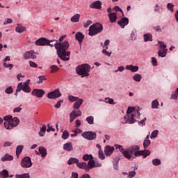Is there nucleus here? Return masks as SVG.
Segmentation results:
<instances>
[{
    "instance_id": "ea45409f",
    "label": "nucleus",
    "mask_w": 178,
    "mask_h": 178,
    "mask_svg": "<svg viewBox=\"0 0 178 178\" xmlns=\"http://www.w3.org/2000/svg\"><path fill=\"white\" fill-rule=\"evenodd\" d=\"M15 177L17 178H30V174L25 173V174H22V175H17Z\"/></svg>"
},
{
    "instance_id": "4d7b16f0",
    "label": "nucleus",
    "mask_w": 178,
    "mask_h": 178,
    "mask_svg": "<svg viewBox=\"0 0 178 178\" xmlns=\"http://www.w3.org/2000/svg\"><path fill=\"white\" fill-rule=\"evenodd\" d=\"M13 20L10 18H7L5 22H3L4 26H6V24H10V23H13Z\"/></svg>"
},
{
    "instance_id": "4be33fe9",
    "label": "nucleus",
    "mask_w": 178,
    "mask_h": 178,
    "mask_svg": "<svg viewBox=\"0 0 178 178\" xmlns=\"http://www.w3.org/2000/svg\"><path fill=\"white\" fill-rule=\"evenodd\" d=\"M83 102H84L83 99H78L76 102L73 104L74 109H80V106L83 105Z\"/></svg>"
},
{
    "instance_id": "9b49d317",
    "label": "nucleus",
    "mask_w": 178,
    "mask_h": 178,
    "mask_svg": "<svg viewBox=\"0 0 178 178\" xmlns=\"http://www.w3.org/2000/svg\"><path fill=\"white\" fill-rule=\"evenodd\" d=\"M48 42H49V40L45 38H40L35 42V45L39 47H45Z\"/></svg>"
},
{
    "instance_id": "ddd939ff",
    "label": "nucleus",
    "mask_w": 178,
    "mask_h": 178,
    "mask_svg": "<svg viewBox=\"0 0 178 178\" xmlns=\"http://www.w3.org/2000/svg\"><path fill=\"white\" fill-rule=\"evenodd\" d=\"M36 58H37V54L33 50L26 51L24 54V59H35Z\"/></svg>"
},
{
    "instance_id": "423d86ee",
    "label": "nucleus",
    "mask_w": 178,
    "mask_h": 178,
    "mask_svg": "<svg viewBox=\"0 0 178 178\" xmlns=\"http://www.w3.org/2000/svg\"><path fill=\"white\" fill-rule=\"evenodd\" d=\"M20 123V120L17 117L12 118L10 122H4V127L7 130H12L14 127H16Z\"/></svg>"
},
{
    "instance_id": "bf43d9fd",
    "label": "nucleus",
    "mask_w": 178,
    "mask_h": 178,
    "mask_svg": "<svg viewBox=\"0 0 178 178\" xmlns=\"http://www.w3.org/2000/svg\"><path fill=\"white\" fill-rule=\"evenodd\" d=\"M48 129H47V133H49L50 131H55V129L51 126V124H48L47 125Z\"/></svg>"
},
{
    "instance_id": "0e129e2a",
    "label": "nucleus",
    "mask_w": 178,
    "mask_h": 178,
    "mask_svg": "<svg viewBox=\"0 0 178 178\" xmlns=\"http://www.w3.org/2000/svg\"><path fill=\"white\" fill-rule=\"evenodd\" d=\"M145 120H147V118H145L143 120L138 122V124L140 126H145Z\"/></svg>"
},
{
    "instance_id": "e433bc0d",
    "label": "nucleus",
    "mask_w": 178,
    "mask_h": 178,
    "mask_svg": "<svg viewBox=\"0 0 178 178\" xmlns=\"http://www.w3.org/2000/svg\"><path fill=\"white\" fill-rule=\"evenodd\" d=\"M22 151H23V145L17 146V149H16L17 156H19V155H20V154H22Z\"/></svg>"
},
{
    "instance_id": "338daca9",
    "label": "nucleus",
    "mask_w": 178,
    "mask_h": 178,
    "mask_svg": "<svg viewBox=\"0 0 178 178\" xmlns=\"http://www.w3.org/2000/svg\"><path fill=\"white\" fill-rule=\"evenodd\" d=\"M20 106H22V105H20L19 106L14 108V110H13L14 113H19V112H20V111H22V108Z\"/></svg>"
},
{
    "instance_id": "f8f14e48",
    "label": "nucleus",
    "mask_w": 178,
    "mask_h": 178,
    "mask_svg": "<svg viewBox=\"0 0 178 178\" xmlns=\"http://www.w3.org/2000/svg\"><path fill=\"white\" fill-rule=\"evenodd\" d=\"M31 94L34 95V97H37V98H42L45 94V91L42 89H34Z\"/></svg>"
},
{
    "instance_id": "6e6d98bb",
    "label": "nucleus",
    "mask_w": 178,
    "mask_h": 178,
    "mask_svg": "<svg viewBox=\"0 0 178 178\" xmlns=\"http://www.w3.org/2000/svg\"><path fill=\"white\" fill-rule=\"evenodd\" d=\"M159 44L160 45L161 49H166V45L165 44V42L159 41Z\"/></svg>"
},
{
    "instance_id": "20e7f679",
    "label": "nucleus",
    "mask_w": 178,
    "mask_h": 178,
    "mask_svg": "<svg viewBox=\"0 0 178 178\" xmlns=\"http://www.w3.org/2000/svg\"><path fill=\"white\" fill-rule=\"evenodd\" d=\"M76 73L81 77H88L90 76V71L91 70V66L88 64H82L76 67Z\"/></svg>"
},
{
    "instance_id": "473e14b6",
    "label": "nucleus",
    "mask_w": 178,
    "mask_h": 178,
    "mask_svg": "<svg viewBox=\"0 0 178 178\" xmlns=\"http://www.w3.org/2000/svg\"><path fill=\"white\" fill-rule=\"evenodd\" d=\"M17 33H24V31H26V28L24 26H22L21 25L17 24V26L15 29Z\"/></svg>"
},
{
    "instance_id": "7ed1b4c3",
    "label": "nucleus",
    "mask_w": 178,
    "mask_h": 178,
    "mask_svg": "<svg viewBox=\"0 0 178 178\" xmlns=\"http://www.w3.org/2000/svg\"><path fill=\"white\" fill-rule=\"evenodd\" d=\"M134 112V107H128L127 111V115L124 116V120H126V123H129V124H133V123H136V120L134 118H140V111H136V114H130Z\"/></svg>"
},
{
    "instance_id": "6ab92c4d",
    "label": "nucleus",
    "mask_w": 178,
    "mask_h": 178,
    "mask_svg": "<svg viewBox=\"0 0 178 178\" xmlns=\"http://www.w3.org/2000/svg\"><path fill=\"white\" fill-rule=\"evenodd\" d=\"M76 166H78V168H79L80 169H84L86 172H88V170H90V167L87 165V163L86 162L80 163L78 161Z\"/></svg>"
},
{
    "instance_id": "c85d7f7f",
    "label": "nucleus",
    "mask_w": 178,
    "mask_h": 178,
    "mask_svg": "<svg viewBox=\"0 0 178 178\" xmlns=\"http://www.w3.org/2000/svg\"><path fill=\"white\" fill-rule=\"evenodd\" d=\"M47 45L51 47V48L53 47H55V48L56 49V46L58 45V42L56 40H49V42L47 44Z\"/></svg>"
},
{
    "instance_id": "680f3d73",
    "label": "nucleus",
    "mask_w": 178,
    "mask_h": 178,
    "mask_svg": "<svg viewBox=\"0 0 178 178\" xmlns=\"http://www.w3.org/2000/svg\"><path fill=\"white\" fill-rule=\"evenodd\" d=\"M102 54H104V55H106V56H111V55L112 54V53L106 51V49H104L102 50Z\"/></svg>"
},
{
    "instance_id": "7c9ffc66",
    "label": "nucleus",
    "mask_w": 178,
    "mask_h": 178,
    "mask_svg": "<svg viewBox=\"0 0 178 178\" xmlns=\"http://www.w3.org/2000/svg\"><path fill=\"white\" fill-rule=\"evenodd\" d=\"M0 177L1 178H8L9 177V172L6 170H3L0 172Z\"/></svg>"
},
{
    "instance_id": "72a5a7b5",
    "label": "nucleus",
    "mask_w": 178,
    "mask_h": 178,
    "mask_svg": "<svg viewBox=\"0 0 178 178\" xmlns=\"http://www.w3.org/2000/svg\"><path fill=\"white\" fill-rule=\"evenodd\" d=\"M79 163V159H77L76 158H70L68 160V165H73V163H76L77 165V163Z\"/></svg>"
},
{
    "instance_id": "de8ad7c7",
    "label": "nucleus",
    "mask_w": 178,
    "mask_h": 178,
    "mask_svg": "<svg viewBox=\"0 0 178 178\" xmlns=\"http://www.w3.org/2000/svg\"><path fill=\"white\" fill-rule=\"evenodd\" d=\"M38 79H39V81H38V84H41L42 83V81H45V80H47V78L44 75L43 76H39Z\"/></svg>"
},
{
    "instance_id": "39448f33",
    "label": "nucleus",
    "mask_w": 178,
    "mask_h": 178,
    "mask_svg": "<svg viewBox=\"0 0 178 178\" xmlns=\"http://www.w3.org/2000/svg\"><path fill=\"white\" fill-rule=\"evenodd\" d=\"M102 30H104L102 24L96 23L89 27L88 34L90 35V37H94V35H97V34L102 33Z\"/></svg>"
},
{
    "instance_id": "79ce46f5",
    "label": "nucleus",
    "mask_w": 178,
    "mask_h": 178,
    "mask_svg": "<svg viewBox=\"0 0 178 178\" xmlns=\"http://www.w3.org/2000/svg\"><path fill=\"white\" fill-rule=\"evenodd\" d=\"M151 144L150 140H145L143 142V147L145 149L148 148L149 147V145Z\"/></svg>"
},
{
    "instance_id": "f257e3e1",
    "label": "nucleus",
    "mask_w": 178,
    "mask_h": 178,
    "mask_svg": "<svg viewBox=\"0 0 178 178\" xmlns=\"http://www.w3.org/2000/svg\"><path fill=\"white\" fill-rule=\"evenodd\" d=\"M115 147L117 149H119L120 152H122L127 159H131V158L141 156H143V158H147V156L151 155V152L149 150H140V146L138 145L131 146L125 150L122 145H115Z\"/></svg>"
},
{
    "instance_id": "37998d69",
    "label": "nucleus",
    "mask_w": 178,
    "mask_h": 178,
    "mask_svg": "<svg viewBox=\"0 0 178 178\" xmlns=\"http://www.w3.org/2000/svg\"><path fill=\"white\" fill-rule=\"evenodd\" d=\"M83 161H90L91 159H92V155L91 154H85L83 156Z\"/></svg>"
},
{
    "instance_id": "c9c22d12",
    "label": "nucleus",
    "mask_w": 178,
    "mask_h": 178,
    "mask_svg": "<svg viewBox=\"0 0 178 178\" xmlns=\"http://www.w3.org/2000/svg\"><path fill=\"white\" fill-rule=\"evenodd\" d=\"M159 106V102L158 100H154L152 102V109H158V107Z\"/></svg>"
},
{
    "instance_id": "1a4fd4ad",
    "label": "nucleus",
    "mask_w": 178,
    "mask_h": 178,
    "mask_svg": "<svg viewBox=\"0 0 178 178\" xmlns=\"http://www.w3.org/2000/svg\"><path fill=\"white\" fill-rule=\"evenodd\" d=\"M21 166L22 168H31L33 166V163L31 162V159L29 156L24 157L21 161Z\"/></svg>"
},
{
    "instance_id": "4468645a",
    "label": "nucleus",
    "mask_w": 178,
    "mask_h": 178,
    "mask_svg": "<svg viewBox=\"0 0 178 178\" xmlns=\"http://www.w3.org/2000/svg\"><path fill=\"white\" fill-rule=\"evenodd\" d=\"M118 24L121 27V29H124L127 24H129V18L123 17L120 19Z\"/></svg>"
},
{
    "instance_id": "b1692460",
    "label": "nucleus",
    "mask_w": 178,
    "mask_h": 178,
    "mask_svg": "<svg viewBox=\"0 0 178 178\" xmlns=\"http://www.w3.org/2000/svg\"><path fill=\"white\" fill-rule=\"evenodd\" d=\"M1 161L2 162H6V161H13V156L6 154L1 159Z\"/></svg>"
},
{
    "instance_id": "58836bf2",
    "label": "nucleus",
    "mask_w": 178,
    "mask_h": 178,
    "mask_svg": "<svg viewBox=\"0 0 178 178\" xmlns=\"http://www.w3.org/2000/svg\"><path fill=\"white\" fill-rule=\"evenodd\" d=\"M86 122L88 123V124H94V117L93 116L87 117Z\"/></svg>"
},
{
    "instance_id": "13d9d810",
    "label": "nucleus",
    "mask_w": 178,
    "mask_h": 178,
    "mask_svg": "<svg viewBox=\"0 0 178 178\" xmlns=\"http://www.w3.org/2000/svg\"><path fill=\"white\" fill-rule=\"evenodd\" d=\"M5 122H10L12 120V115H6L3 117Z\"/></svg>"
},
{
    "instance_id": "774afa93",
    "label": "nucleus",
    "mask_w": 178,
    "mask_h": 178,
    "mask_svg": "<svg viewBox=\"0 0 178 178\" xmlns=\"http://www.w3.org/2000/svg\"><path fill=\"white\" fill-rule=\"evenodd\" d=\"M71 178H79V173L76 172H72Z\"/></svg>"
},
{
    "instance_id": "f03ea898",
    "label": "nucleus",
    "mask_w": 178,
    "mask_h": 178,
    "mask_svg": "<svg viewBox=\"0 0 178 178\" xmlns=\"http://www.w3.org/2000/svg\"><path fill=\"white\" fill-rule=\"evenodd\" d=\"M69 47H70V44L68 41L58 42V44L56 46L58 57L64 62L70 60V51H67V49H69Z\"/></svg>"
},
{
    "instance_id": "a211bd4d",
    "label": "nucleus",
    "mask_w": 178,
    "mask_h": 178,
    "mask_svg": "<svg viewBox=\"0 0 178 178\" xmlns=\"http://www.w3.org/2000/svg\"><path fill=\"white\" fill-rule=\"evenodd\" d=\"M8 60H10V56H6L4 58L3 66H4V67H6V68H8L9 70H12V69H13V65L6 63V62H8Z\"/></svg>"
},
{
    "instance_id": "f3484780",
    "label": "nucleus",
    "mask_w": 178,
    "mask_h": 178,
    "mask_svg": "<svg viewBox=\"0 0 178 178\" xmlns=\"http://www.w3.org/2000/svg\"><path fill=\"white\" fill-rule=\"evenodd\" d=\"M38 152H36V155H41L42 158H45L47 156V149L44 147H40Z\"/></svg>"
},
{
    "instance_id": "0eeeda50",
    "label": "nucleus",
    "mask_w": 178,
    "mask_h": 178,
    "mask_svg": "<svg viewBox=\"0 0 178 178\" xmlns=\"http://www.w3.org/2000/svg\"><path fill=\"white\" fill-rule=\"evenodd\" d=\"M24 91V92H31V88H30V86L27 85V83H19L17 85V92H20V91Z\"/></svg>"
},
{
    "instance_id": "864d4df0",
    "label": "nucleus",
    "mask_w": 178,
    "mask_h": 178,
    "mask_svg": "<svg viewBox=\"0 0 178 178\" xmlns=\"http://www.w3.org/2000/svg\"><path fill=\"white\" fill-rule=\"evenodd\" d=\"M158 136V130H154L150 138H156Z\"/></svg>"
},
{
    "instance_id": "6e6552de",
    "label": "nucleus",
    "mask_w": 178,
    "mask_h": 178,
    "mask_svg": "<svg viewBox=\"0 0 178 178\" xmlns=\"http://www.w3.org/2000/svg\"><path fill=\"white\" fill-rule=\"evenodd\" d=\"M62 97V93L59 89H56L54 91L50 92L47 95V98L49 99H56V98H59Z\"/></svg>"
},
{
    "instance_id": "dca6fc26",
    "label": "nucleus",
    "mask_w": 178,
    "mask_h": 178,
    "mask_svg": "<svg viewBox=\"0 0 178 178\" xmlns=\"http://www.w3.org/2000/svg\"><path fill=\"white\" fill-rule=\"evenodd\" d=\"M115 151V147L111 146H106L104 149V154L106 156H111L113 152Z\"/></svg>"
},
{
    "instance_id": "3c124183",
    "label": "nucleus",
    "mask_w": 178,
    "mask_h": 178,
    "mask_svg": "<svg viewBox=\"0 0 178 178\" xmlns=\"http://www.w3.org/2000/svg\"><path fill=\"white\" fill-rule=\"evenodd\" d=\"M173 8H175V5H173L172 3H168L167 4V9L170 10V12H173Z\"/></svg>"
},
{
    "instance_id": "603ef678",
    "label": "nucleus",
    "mask_w": 178,
    "mask_h": 178,
    "mask_svg": "<svg viewBox=\"0 0 178 178\" xmlns=\"http://www.w3.org/2000/svg\"><path fill=\"white\" fill-rule=\"evenodd\" d=\"M153 30H155L157 33H162V28H161V26L159 25L153 26Z\"/></svg>"
},
{
    "instance_id": "a878e982",
    "label": "nucleus",
    "mask_w": 178,
    "mask_h": 178,
    "mask_svg": "<svg viewBox=\"0 0 178 178\" xmlns=\"http://www.w3.org/2000/svg\"><path fill=\"white\" fill-rule=\"evenodd\" d=\"M80 20V14H76L74 16H72L70 19V22L72 23H79Z\"/></svg>"
},
{
    "instance_id": "412c9836",
    "label": "nucleus",
    "mask_w": 178,
    "mask_h": 178,
    "mask_svg": "<svg viewBox=\"0 0 178 178\" xmlns=\"http://www.w3.org/2000/svg\"><path fill=\"white\" fill-rule=\"evenodd\" d=\"M76 40L79 41L80 45H81V42L84 40V35L81 32H77L75 35Z\"/></svg>"
},
{
    "instance_id": "4c0bfd02",
    "label": "nucleus",
    "mask_w": 178,
    "mask_h": 178,
    "mask_svg": "<svg viewBox=\"0 0 178 178\" xmlns=\"http://www.w3.org/2000/svg\"><path fill=\"white\" fill-rule=\"evenodd\" d=\"M88 166L89 167V170L95 168V161L94 160H90L88 163Z\"/></svg>"
},
{
    "instance_id": "052dcab7",
    "label": "nucleus",
    "mask_w": 178,
    "mask_h": 178,
    "mask_svg": "<svg viewBox=\"0 0 178 178\" xmlns=\"http://www.w3.org/2000/svg\"><path fill=\"white\" fill-rule=\"evenodd\" d=\"M90 24H92V22L91 20H88L84 24H83V27H85V29H87V27H88V26H90Z\"/></svg>"
},
{
    "instance_id": "f704fd0d",
    "label": "nucleus",
    "mask_w": 178,
    "mask_h": 178,
    "mask_svg": "<svg viewBox=\"0 0 178 178\" xmlns=\"http://www.w3.org/2000/svg\"><path fill=\"white\" fill-rule=\"evenodd\" d=\"M133 79L135 81L140 82L141 81V79H143V76L140 74H136L134 76Z\"/></svg>"
},
{
    "instance_id": "5fc2aeb1",
    "label": "nucleus",
    "mask_w": 178,
    "mask_h": 178,
    "mask_svg": "<svg viewBox=\"0 0 178 178\" xmlns=\"http://www.w3.org/2000/svg\"><path fill=\"white\" fill-rule=\"evenodd\" d=\"M99 158L100 159H105V155H104V152H102V150L99 149Z\"/></svg>"
},
{
    "instance_id": "e2e57ef3",
    "label": "nucleus",
    "mask_w": 178,
    "mask_h": 178,
    "mask_svg": "<svg viewBox=\"0 0 178 178\" xmlns=\"http://www.w3.org/2000/svg\"><path fill=\"white\" fill-rule=\"evenodd\" d=\"M136 176V171H131L129 172L128 177L129 178H133Z\"/></svg>"
},
{
    "instance_id": "a18cd8bd",
    "label": "nucleus",
    "mask_w": 178,
    "mask_h": 178,
    "mask_svg": "<svg viewBox=\"0 0 178 178\" xmlns=\"http://www.w3.org/2000/svg\"><path fill=\"white\" fill-rule=\"evenodd\" d=\"M62 138L63 140H67V138H69V132L67 131H64L62 135Z\"/></svg>"
},
{
    "instance_id": "8fccbe9b",
    "label": "nucleus",
    "mask_w": 178,
    "mask_h": 178,
    "mask_svg": "<svg viewBox=\"0 0 178 178\" xmlns=\"http://www.w3.org/2000/svg\"><path fill=\"white\" fill-rule=\"evenodd\" d=\"M172 99H177L178 98V88L175 90V93H173L171 96Z\"/></svg>"
},
{
    "instance_id": "2eb2a0df",
    "label": "nucleus",
    "mask_w": 178,
    "mask_h": 178,
    "mask_svg": "<svg viewBox=\"0 0 178 178\" xmlns=\"http://www.w3.org/2000/svg\"><path fill=\"white\" fill-rule=\"evenodd\" d=\"M90 8L91 9H101L102 8V2H101L99 0L92 2L90 5Z\"/></svg>"
},
{
    "instance_id": "393cba45",
    "label": "nucleus",
    "mask_w": 178,
    "mask_h": 178,
    "mask_svg": "<svg viewBox=\"0 0 178 178\" xmlns=\"http://www.w3.org/2000/svg\"><path fill=\"white\" fill-rule=\"evenodd\" d=\"M108 17L111 23H115L118 19V15L115 13L108 14Z\"/></svg>"
},
{
    "instance_id": "9d476101",
    "label": "nucleus",
    "mask_w": 178,
    "mask_h": 178,
    "mask_svg": "<svg viewBox=\"0 0 178 178\" xmlns=\"http://www.w3.org/2000/svg\"><path fill=\"white\" fill-rule=\"evenodd\" d=\"M82 137L86 140H95L97 138V134L92 131H85L82 134Z\"/></svg>"
},
{
    "instance_id": "cd10ccee",
    "label": "nucleus",
    "mask_w": 178,
    "mask_h": 178,
    "mask_svg": "<svg viewBox=\"0 0 178 178\" xmlns=\"http://www.w3.org/2000/svg\"><path fill=\"white\" fill-rule=\"evenodd\" d=\"M77 118V115L76 114V110H73L72 113L70 114V123H73L74 119Z\"/></svg>"
},
{
    "instance_id": "c03bdc74",
    "label": "nucleus",
    "mask_w": 178,
    "mask_h": 178,
    "mask_svg": "<svg viewBox=\"0 0 178 178\" xmlns=\"http://www.w3.org/2000/svg\"><path fill=\"white\" fill-rule=\"evenodd\" d=\"M152 163L154 166H158L159 165H161V160H159V159H153Z\"/></svg>"
},
{
    "instance_id": "aec40b11",
    "label": "nucleus",
    "mask_w": 178,
    "mask_h": 178,
    "mask_svg": "<svg viewBox=\"0 0 178 178\" xmlns=\"http://www.w3.org/2000/svg\"><path fill=\"white\" fill-rule=\"evenodd\" d=\"M63 149L64 151H67L68 152H70L73 151V145L72 143H67L63 145Z\"/></svg>"
},
{
    "instance_id": "69168bd1",
    "label": "nucleus",
    "mask_w": 178,
    "mask_h": 178,
    "mask_svg": "<svg viewBox=\"0 0 178 178\" xmlns=\"http://www.w3.org/2000/svg\"><path fill=\"white\" fill-rule=\"evenodd\" d=\"M29 65L31 67H38V65H37V63L33 61H29Z\"/></svg>"
},
{
    "instance_id": "a19ab883",
    "label": "nucleus",
    "mask_w": 178,
    "mask_h": 178,
    "mask_svg": "<svg viewBox=\"0 0 178 178\" xmlns=\"http://www.w3.org/2000/svg\"><path fill=\"white\" fill-rule=\"evenodd\" d=\"M50 68L51 69L50 71L51 73H56V72H58L59 70V67L56 65H51Z\"/></svg>"
},
{
    "instance_id": "5701e85b",
    "label": "nucleus",
    "mask_w": 178,
    "mask_h": 178,
    "mask_svg": "<svg viewBox=\"0 0 178 178\" xmlns=\"http://www.w3.org/2000/svg\"><path fill=\"white\" fill-rule=\"evenodd\" d=\"M127 70H131V72H133V73H136V72H138V66L129 65L126 66Z\"/></svg>"
},
{
    "instance_id": "49530a36",
    "label": "nucleus",
    "mask_w": 178,
    "mask_h": 178,
    "mask_svg": "<svg viewBox=\"0 0 178 178\" xmlns=\"http://www.w3.org/2000/svg\"><path fill=\"white\" fill-rule=\"evenodd\" d=\"M68 99L70 102H74L79 99V97H76L74 96L70 95L68 96Z\"/></svg>"
},
{
    "instance_id": "bb28decb",
    "label": "nucleus",
    "mask_w": 178,
    "mask_h": 178,
    "mask_svg": "<svg viewBox=\"0 0 178 178\" xmlns=\"http://www.w3.org/2000/svg\"><path fill=\"white\" fill-rule=\"evenodd\" d=\"M42 127H40V130L39 131V136L40 137H44L45 134V131H47V126L45 124H42Z\"/></svg>"
},
{
    "instance_id": "2f4dec72",
    "label": "nucleus",
    "mask_w": 178,
    "mask_h": 178,
    "mask_svg": "<svg viewBox=\"0 0 178 178\" xmlns=\"http://www.w3.org/2000/svg\"><path fill=\"white\" fill-rule=\"evenodd\" d=\"M144 37V41L145 42H148V41H152V35L149 34V33H146L143 35Z\"/></svg>"
},
{
    "instance_id": "c756f323",
    "label": "nucleus",
    "mask_w": 178,
    "mask_h": 178,
    "mask_svg": "<svg viewBox=\"0 0 178 178\" xmlns=\"http://www.w3.org/2000/svg\"><path fill=\"white\" fill-rule=\"evenodd\" d=\"M167 52H168V49H164L163 50H159L158 51V55L161 58H165V56H166Z\"/></svg>"
},
{
    "instance_id": "09e8293b",
    "label": "nucleus",
    "mask_w": 178,
    "mask_h": 178,
    "mask_svg": "<svg viewBox=\"0 0 178 178\" xmlns=\"http://www.w3.org/2000/svg\"><path fill=\"white\" fill-rule=\"evenodd\" d=\"M6 94H12L13 92V88L12 86H9L5 90Z\"/></svg>"
}]
</instances>
